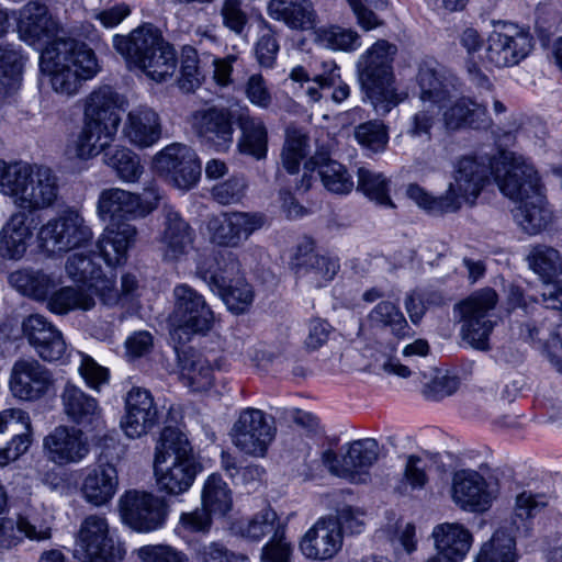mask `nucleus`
<instances>
[{
  "mask_svg": "<svg viewBox=\"0 0 562 562\" xmlns=\"http://www.w3.org/2000/svg\"><path fill=\"white\" fill-rule=\"evenodd\" d=\"M153 468L158 491L168 496L187 493L203 470L187 435L175 427H165L160 432Z\"/></svg>",
  "mask_w": 562,
  "mask_h": 562,
  "instance_id": "f257e3e1",
  "label": "nucleus"
},
{
  "mask_svg": "<svg viewBox=\"0 0 562 562\" xmlns=\"http://www.w3.org/2000/svg\"><path fill=\"white\" fill-rule=\"evenodd\" d=\"M41 69L57 94L76 95L99 70L94 53L75 38L57 37L41 54Z\"/></svg>",
  "mask_w": 562,
  "mask_h": 562,
  "instance_id": "f03ea898",
  "label": "nucleus"
},
{
  "mask_svg": "<svg viewBox=\"0 0 562 562\" xmlns=\"http://www.w3.org/2000/svg\"><path fill=\"white\" fill-rule=\"evenodd\" d=\"M0 191L20 211L30 214L53 207L59 199V178L43 165L0 160Z\"/></svg>",
  "mask_w": 562,
  "mask_h": 562,
  "instance_id": "7ed1b4c3",
  "label": "nucleus"
},
{
  "mask_svg": "<svg viewBox=\"0 0 562 562\" xmlns=\"http://www.w3.org/2000/svg\"><path fill=\"white\" fill-rule=\"evenodd\" d=\"M490 178V166L473 156H464L457 160L452 180L446 192L432 196L418 184L407 187V195L420 209L432 215L456 213L463 204L473 206Z\"/></svg>",
  "mask_w": 562,
  "mask_h": 562,
  "instance_id": "20e7f679",
  "label": "nucleus"
},
{
  "mask_svg": "<svg viewBox=\"0 0 562 562\" xmlns=\"http://www.w3.org/2000/svg\"><path fill=\"white\" fill-rule=\"evenodd\" d=\"M63 280L43 269H20L9 274V283L20 294L35 302L46 303L49 312L65 315L71 311H90L95 301L80 288L58 286Z\"/></svg>",
  "mask_w": 562,
  "mask_h": 562,
  "instance_id": "39448f33",
  "label": "nucleus"
},
{
  "mask_svg": "<svg viewBox=\"0 0 562 562\" xmlns=\"http://www.w3.org/2000/svg\"><path fill=\"white\" fill-rule=\"evenodd\" d=\"M397 54L395 44L378 40L357 61L360 85L378 114H386L401 101L394 83L393 61Z\"/></svg>",
  "mask_w": 562,
  "mask_h": 562,
  "instance_id": "423d86ee",
  "label": "nucleus"
},
{
  "mask_svg": "<svg viewBox=\"0 0 562 562\" xmlns=\"http://www.w3.org/2000/svg\"><path fill=\"white\" fill-rule=\"evenodd\" d=\"M228 435L241 454L266 458L277 436L276 419L261 409L247 407L240 411Z\"/></svg>",
  "mask_w": 562,
  "mask_h": 562,
  "instance_id": "0eeeda50",
  "label": "nucleus"
},
{
  "mask_svg": "<svg viewBox=\"0 0 562 562\" xmlns=\"http://www.w3.org/2000/svg\"><path fill=\"white\" fill-rule=\"evenodd\" d=\"M173 310L170 315L172 336L186 340L194 334H206L213 327L215 316L204 296L188 284L173 289Z\"/></svg>",
  "mask_w": 562,
  "mask_h": 562,
  "instance_id": "6e6552de",
  "label": "nucleus"
},
{
  "mask_svg": "<svg viewBox=\"0 0 562 562\" xmlns=\"http://www.w3.org/2000/svg\"><path fill=\"white\" fill-rule=\"evenodd\" d=\"M496 303V292L486 288L475 292L458 305L461 337L475 349H490L488 337L494 328L490 313Z\"/></svg>",
  "mask_w": 562,
  "mask_h": 562,
  "instance_id": "1a4fd4ad",
  "label": "nucleus"
},
{
  "mask_svg": "<svg viewBox=\"0 0 562 562\" xmlns=\"http://www.w3.org/2000/svg\"><path fill=\"white\" fill-rule=\"evenodd\" d=\"M159 199L158 188L154 182L144 188L140 194L110 188L101 191L97 211L102 220L111 222H121V218H142L157 207Z\"/></svg>",
  "mask_w": 562,
  "mask_h": 562,
  "instance_id": "9d476101",
  "label": "nucleus"
},
{
  "mask_svg": "<svg viewBox=\"0 0 562 562\" xmlns=\"http://www.w3.org/2000/svg\"><path fill=\"white\" fill-rule=\"evenodd\" d=\"M532 42L528 31L512 23L497 22L486 38L484 60L497 68L518 65L530 54Z\"/></svg>",
  "mask_w": 562,
  "mask_h": 562,
  "instance_id": "9b49d317",
  "label": "nucleus"
},
{
  "mask_svg": "<svg viewBox=\"0 0 562 562\" xmlns=\"http://www.w3.org/2000/svg\"><path fill=\"white\" fill-rule=\"evenodd\" d=\"M92 237L93 233L82 215L72 209L63 211L40 229L43 247L53 254L86 246Z\"/></svg>",
  "mask_w": 562,
  "mask_h": 562,
  "instance_id": "f8f14e48",
  "label": "nucleus"
},
{
  "mask_svg": "<svg viewBox=\"0 0 562 562\" xmlns=\"http://www.w3.org/2000/svg\"><path fill=\"white\" fill-rule=\"evenodd\" d=\"M76 543L83 554L82 562H117L122 559V550L114 544L109 521L103 515L91 514L83 518Z\"/></svg>",
  "mask_w": 562,
  "mask_h": 562,
  "instance_id": "ddd939ff",
  "label": "nucleus"
},
{
  "mask_svg": "<svg viewBox=\"0 0 562 562\" xmlns=\"http://www.w3.org/2000/svg\"><path fill=\"white\" fill-rule=\"evenodd\" d=\"M379 458V443L373 438L356 440L349 445L346 453L338 457L328 449L322 454V462L328 471L353 483H364L368 479L367 469Z\"/></svg>",
  "mask_w": 562,
  "mask_h": 562,
  "instance_id": "4468645a",
  "label": "nucleus"
},
{
  "mask_svg": "<svg viewBox=\"0 0 562 562\" xmlns=\"http://www.w3.org/2000/svg\"><path fill=\"white\" fill-rule=\"evenodd\" d=\"M495 181L501 192L515 204L541 189L533 166L513 153L504 154L495 171Z\"/></svg>",
  "mask_w": 562,
  "mask_h": 562,
  "instance_id": "2eb2a0df",
  "label": "nucleus"
},
{
  "mask_svg": "<svg viewBox=\"0 0 562 562\" xmlns=\"http://www.w3.org/2000/svg\"><path fill=\"white\" fill-rule=\"evenodd\" d=\"M233 112L225 106L211 105L198 109L190 115L195 135L217 150L226 151L234 140Z\"/></svg>",
  "mask_w": 562,
  "mask_h": 562,
  "instance_id": "dca6fc26",
  "label": "nucleus"
},
{
  "mask_svg": "<svg viewBox=\"0 0 562 562\" xmlns=\"http://www.w3.org/2000/svg\"><path fill=\"white\" fill-rule=\"evenodd\" d=\"M9 386L15 398L35 402L54 390L55 379L37 360L19 359L11 369Z\"/></svg>",
  "mask_w": 562,
  "mask_h": 562,
  "instance_id": "f3484780",
  "label": "nucleus"
},
{
  "mask_svg": "<svg viewBox=\"0 0 562 562\" xmlns=\"http://www.w3.org/2000/svg\"><path fill=\"white\" fill-rule=\"evenodd\" d=\"M123 520L137 531H151L166 518L165 502L148 492L128 491L120 498Z\"/></svg>",
  "mask_w": 562,
  "mask_h": 562,
  "instance_id": "a211bd4d",
  "label": "nucleus"
},
{
  "mask_svg": "<svg viewBox=\"0 0 562 562\" xmlns=\"http://www.w3.org/2000/svg\"><path fill=\"white\" fill-rule=\"evenodd\" d=\"M265 225L260 213L226 212L207 222L213 243L224 247H238L256 231Z\"/></svg>",
  "mask_w": 562,
  "mask_h": 562,
  "instance_id": "6ab92c4d",
  "label": "nucleus"
},
{
  "mask_svg": "<svg viewBox=\"0 0 562 562\" xmlns=\"http://www.w3.org/2000/svg\"><path fill=\"white\" fill-rule=\"evenodd\" d=\"M68 277L75 282L86 283L87 286H79L89 294L99 296L104 305H115L120 301V292L114 281L101 274V269L90 256L81 252L71 255L65 266Z\"/></svg>",
  "mask_w": 562,
  "mask_h": 562,
  "instance_id": "aec40b11",
  "label": "nucleus"
},
{
  "mask_svg": "<svg viewBox=\"0 0 562 562\" xmlns=\"http://www.w3.org/2000/svg\"><path fill=\"white\" fill-rule=\"evenodd\" d=\"M342 531L334 516L321 517L302 537L301 553L308 560L333 559L342 547Z\"/></svg>",
  "mask_w": 562,
  "mask_h": 562,
  "instance_id": "412c9836",
  "label": "nucleus"
},
{
  "mask_svg": "<svg viewBox=\"0 0 562 562\" xmlns=\"http://www.w3.org/2000/svg\"><path fill=\"white\" fill-rule=\"evenodd\" d=\"M158 423V408L151 394L144 389L133 387L125 397V413L121 428L132 439L147 435Z\"/></svg>",
  "mask_w": 562,
  "mask_h": 562,
  "instance_id": "4be33fe9",
  "label": "nucleus"
},
{
  "mask_svg": "<svg viewBox=\"0 0 562 562\" xmlns=\"http://www.w3.org/2000/svg\"><path fill=\"white\" fill-rule=\"evenodd\" d=\"M451 494L460 508L476 513L487 510L495 497L486 480L479 472L469 470L454 473Z\"/></svg>",
  "mask_w": 562,
  "mask_h": 562,
  "instance_id": "5701e85b",
  "label": "nucleus"
},
{
  "mask_svg": "<svg viewBox=\"0 0 562 562\" xmlns=\"http://www.w3.org/2000/svg\"><path fill=\"white\" fill-rule=\"evenodd\" d=\"M123 137L134 147L146 149L162 136L161 117L156 110L138 105L127 112L122 127Z\"/></svg>",
  "mask_w": 562,
  "mask_h": 562,
  "instance_id": "b1692460",
  "label": "nucleus"
},
{
  "mask_svg": "<svg viewBox=\"0 0 562 562\" xmlns=\"http://www.w3.org/2000/svg\"><path fill=\"white\" fill-rule=\"evenodd\" d=\"M436 554L426 562H460L471 549L473 537L459 522H443L434 527L431 532Z\"/></svg>",
  "mask_w": 562,
  "mask_h": 562,
  "instance_id": "393cba45",
  "label": "nucleus"
},
{
  "mask_svg": "<svg viewBox=\"0 0 562 562\" xmlns=\"http://www.w3.org/2000/svg\"><path fill=\"white\" fill-rule=\"evenodd\" d=\"M127 104V99L123 94L110 86H103L85 99L83 119L117 132L121 123L119 111H124Z\"/></svg>",
  "mask_w": 562,
  "mask_h": 562,
  "instance_id": "a878e982",
  "label": "nucleus"
},
{
  "mask_svg": "<svg viewBox=\"0 0 562 562\" xmlns=\"http://www.w3.org/2000/svg\"><path fill=\"white\" fill-rule=\"evenodd\" d=\"M416 83L423 103L441 105L451 97L452 76L438 61L425 58L417 65Z\"/></svg>",
  "mask_w": 562,
  "mask_h": 562,
  "instance_id": "bb28decb",
  "label": "nucleus"
},
{
  "mask_svg": "<svg viewBox=\"0 0 562 562\" xmlns=\"http://www.w3.org/2000/svg\"><path fill=\"white\" fill-rule=\"evenodd\" d=\"M47 458L58 465L80 462L89 452L82 432L74 427L58 426L44 438Z\"/></svg>",
  "mask_w": 562,
  "mask_h": 562,
  "instance_id": "cd10ccee",
  "label": "nucleus"
},
{
  "mask_svg": "<svg viewBox=\"0 0 562 562\" xmlns=\"http://www.w3.org/2000/svg\"><path fill=\"white\" fill-rule=\"evenodd\" d=\"M165 38L158 27L153 24H144L133 30L128 35H116L113 44L130 66L139 68L151 52L165 43Z\"/></svg>",
  "mask_w": 562,
  "mask_h": 562,
  "instance_id": "c85d7f7f",
  "label": "nucleus"
},
{
  "mask_svg": "<svg viewBox=\"0 0 562 562\" xmlns=\"http://www.w3.org/2000/svg\"><path fill=\"white\" fill-rule=\"evenodd\" d=\"M116 132L82 119V125L66 146V155L71 159L88 160L104 151L114 140Z\"/></svg>",
  "mask_w": 562,
  "mask_h": 562,
  "instance_id": "c756f323",
  "label": "nucleus"
},
{
  "mask_svg": "<svg viewBox=\"0 0 562 562\" xmlns=\"http://www.w3.org/2000/svg\"><path fill=\"white\" fill-rule=\"evenodd\" d=\"M119 488V474L114 464L99 460L86 474L81 492L91 505L100 507L110 503Z\"/></svg>",
  "mask_w": 562,
  "mask_h": 562,
  "instance_id": "7c9ffc66",
  "label": "nucleus"
},
{
  "mask_svg": "<svg viewBox=\"0 0 562 562\" xmlns=\"http://www.w3.org/2000/svg\"><path fill=\"white\" fill-rule=\"evenodd\" d=\"M137 229L128 222H111L98 239L97 247L109 266H119L127 260L134 246Z\"/></svg>",
  "mask_w": 562,
  "mask_h": 562,
  "instance_id": "2f4dec72",
  "label": "nucleus"
},
{
  "mask_svg": "<svg viewBox=\"0 0 562 562\" xmlns=\"http://www.w3.org/2000/svg\"><path fill=\"white\" fill-rule=\"evenodd\" d=\"M164 228L159 237L165 260L175 261L184 256L193 243V232L181 215L172 209H164Z\"/></svg>",
  "mask_w": 562,
  "mask_h": 562,
  "instance_id": "473e14b6",
  "label": "nucleus"
},
{
  "mask_svg": "<svg viewBox=\"0 0 562 562\" xmlns=\"http://www.w3.org/2000/svg\"><path fill=\"white\" fill-rule=\"evenodd\" d=\"M58 23L48 13L46 5L31 1L20 10L18 32L20 37L34 45L58 32Z\"/></svg>",
  "mask_w": 562,
  "mask_h": 562,
  "instance_id": "72a5a7b5",
  "label": "nucleus"
},
{
  "mask_svg": "<svg viewBox=\"0 0 562 562\" xmlns=\"http://www.w3.org/2000/svg\"><path fill=\"white\" fill-rule=\"evenodd\" d=\"M443 124L450 131H485L492 126V119L484 104L463 97L443 112Z\"/></svg>",
  "mask_w": 562,
  "mask_h": 562,
  "instance_id": "f704fd0d",
  "label": "nucleus"
},
{
  "mask_svg": "<svg viewBox=\"0 0 562 562\" xmlns=\"http://www.w3.org/2000/svg\"><path fill=\"white\" fill-rule=\"evenodd\" d=\"M267 10L270 18L292 30H312L317 23V13L310 0H270Z\"/></svg>",
  "mask_w": 562,
  "mask_h": 562,
  "instance_id": "c9c22d12",
  "label": "nucleus"
},
{
  "mask_svg": "<svg viewBox=\"0 0 562 562\" xmlns=\"http://www.w3.org/2000/svg\"><path fill=\"white\" fill-rule=\"evenodd\" d=\"M32 237L29 214L18 210L0 231V256L18 260L27 249V240Z\"/></svg>",
  "mask_w": 562,
  "mask_h": 562,
  "instance_id": "e433bc0d",
  "label": "nucleus"
},
{
  "mask_svg": "<svg viewBox=\"0 0 562 562\" xmlns=\"http://www.w3.org/2000/svg\"><path fill=\"white\" fill-rule=\"evenodd\" d=\"M196 276L215 293L236 283L238 279H245L240 274V263L233 254L220 255L210 261H203L196 269Z\"/></svg>",
  "mask_w": 562,
  "mask_h": 562,
  "instance_id": "4c0bfd02",
  "label": "nucleus"
},
{
  "mask_svg": "<svg viewBox=\"0 0 562 562\" xmlns=\"http://www.w3.org/2000/svg\"><path fill=\"white\" fill-rule=\"evenodd\" d=\"M513 214L520 228L529 235L542 232L552 220L541 189L517 203Z\"/></svg>",
  "mask_w": 562,
  "mask_h": 562,
  "instance_id": "58836bf2",
  "label": "nucleus"
},
{
  "mask_svg": "<svg viewBox=\"0 0 562 562\" xmlns=\"http://www.w3.org/2000/svg\"><path fill=\"white\" fill-rule=\"evenodd\" d=\"M60 397L64 413L77 425H91L101 416L98 401L70 382L65 385Z\"/></svg>",
  "mask_w": 562,
  "mask_h": 562,
  "instance_id": "ea45409f",
  "label": "nucleus"
},
{
  "mask_svg": "<svg viewBox=\"0 0 562 562\" xmlns=\"http://www.w3.org/2000/svg\"><path fill=\"white\" fill-rule=\"evenodd\" d=\"M310 162L318 169L324 187L337 194H345L352 190L353 181L345 166L333 160L325 147L318 148L311 157Z\"/></svg>",
  "mask_w": 562,
  "mask_h": 562,
  "instance_id": "a19ab883",
  "label": "nucleus"
},
{
  "mask_svg": "<svg viewBox=\"0 0 562 562\" xmlns=\"http://www.w3.org/2000/svg\"><path fill=\"white\" fill-rule=\"evenodd\" d=\"M238 127L240 131L237 140L238 151L257 160L265 159L268 151V131L262 120L250 115H240Z\"/></svg>",
  "mask_w": 562,
  "mask_h": 562,
  "instance_id": "79ce46f5",
  "label": "nucleus"
},
{
  "mask_svg": "<svg viewBox=\"0 0 562 562\" xmlns=\"http://www.w3.org/2000/svg\"><path fill=\"white\" fill-rule=\"evenodd\" d=\"M221 360L211 361L206 357L191 352L182 359L181 374L187 385L194 392H204L214 384V371L221 369Z\"/></svg>",
  "mask_w": 562,
  "mask_h": 562,
  "instance_id": "37998d69",
  "label": "nucleus"
},
{
  "mask_svg": "<svg viewBox=\"0 0 562 562\" xmlns=\"http://www.w3.org/2000/svg\"><path fill=\"white\" fill-rule=\"evenodd\" d=\"M295 267L297 273L307 276L316 286L331 280L338 270L336 260L314 252L308 246L304 247V252L303 247H299Z\"/></svg>",
  "mask_w": 562,
  "mask_h": 562,
  "instance_id": "c03bdc74",
  "label": "nucleus"
},
{
  "mask_svg": "<svg viewBox=\"0 0 562 562\" xmlns=\"http://www.w3.org/2000/svg\"><path fill=\"white\" fill-rule=\"evenodd\" d=\"M232 528L241 538L254 542H259L269 535L274 536L283 529L278 514L270 506L248 519L235 522Z\"/></svg>",
  "mask_w": 562,
  "mask_h": 562,
  "instance_id": "a18cd8bd",
  "label": "nucleus"
},
{
  "mask_svg": "<svg viewBox=\"0 0 562 562\" xmlns=\"http://www.w3.org/2000/svg\"><path fill=\"white\" fill-rule=\"evenodd\" d=\"M548 313L541 310L537 318L520 324L521 338L536 340L543 344L552 351H562V326L549 322Z\"/></svg>",
  "mask_w": 562,
  "mask_h": 562,
  "instance_id": "49530a36",
  "label": "nucleus"
},
{
  "mask_svg": "<svg viewBox=\"0 0 562 562\" xmlns=\"http://www.w3.org/2000/svg\"><path fill=\"white\" fill-rule=\"evenodd\" d=\"M104 162L123 182L135 183L144 172L140 158L132 149L115 146L104 154Z\"/></svg>",
  "mask_w": 562,
  "mask_h": 562,
  "instance_id": "de8ad7c7",
  "label": "nucleus"
},
{
  "mask_svg": "<svg viewBox=\"0 0 562 562\" xmlns=\"http://www.w3.org/2000/svg\"><path fill=\"white\" fill-rule=\"evenodd\" d=\"M529 268L542 281H557L562 277V252L548 245H536L527 256Z\"/></svg>",
  "mask_w": 562,
  "mask_h": 562,
  "instance_id": "09e8293b",
  "label": "nucleus"
},
{
  "mask_svg": "<svg viewBox=\"0 0 562 562\" xmlns=\"http://www.w3.org/2000/svg\"><path fill=\"white\" fill-rule=\"evenodd\" d=\"M202 505L214 515L225 516L233 507L232 491L217 473L209 475L201 493Z\"/></svg>",
  "mask_w": 562,
  "mask_h": 562,
  "instance_id": "8fccbe9b",
  "label": "nucleus"
},
{
  "mask_svg": "<svg viewBox=\"0 0 562 562\" xmlns=\"http://www.w3.org/2000/svg\"><path fill=\"white\" fill-rule=\"evenodd\" d=\"M308 151L307 133L295 125H289L285 130V140L281 151V161L289 173H297L301 161Z\"/></svg>",
  "mask_w": 562,
  "mask_h": 562,
  "instance_id": "3c124183",
  "label": "nucleus"
},
{
  "mask_svg": "<svg viewBox=\"0 0 562 562\" xmlns=\"http://www.w3.org/2000/svg\"><path fill=\"white\" fill-rule=\"evenodd\" d=\"M147 77L156 82H162L171 78L177 69V55L171 44L167 41L150 53L146 61L139 67Z\"/></svg>",
  "mask_w": 562,
  "mask_h": 562,
  "instance_id": "603ef678",
  "label": "nucleus"
},
{
  "mask_svg": "<svg viewBox=\"0 0 562 562\" xmlns=\"http://www.w3.org/2000/svg\"><path fill=\"white\" fill-rule=\"evenodd\" d=\"M315 42L328 49L355 52L361 46V37L352 29L340 25H328L316 30Z\"/></svg>",
  "mask_w": 562,
  "mask_h": 562,
  "instance_id": "864d4df0",
  "label": "nucleus"
},
{
  "mask_svg": "<svg viewBox=\"0 0 562 562\" xmlns=\"http://www.w3.org/2000/svg\"><path fill=\"white\" fill-rule=\"evenodd\" d=\"M368 321L372 327L390 328L392 334L397 338L409 335V326L398 310V307L390 302H380L369 314Z\"/></svg>",
  "mask_w": 562,
  "mask_h": 562,
  "instance_id": "5fc2aeb1",
  "label": "nucleus"
},
{
  "mask_svg": "<svg viewBox=\"0 0 562 562\" xmlns=\"http://www.w3.org/2000/svg\"><path fill=\"white\" fill-rule=\"evenodd\" d=\"M515 544L510 533L498 529L482 546L475 562H516Z\"/></svg>",
  "mask_w": 562,
  "mask_h": 562,
  "instance_id": "6e6d98bb",
  "label": "nucleus"
},
{
  "mask_svg": "<svg viewBox=\"0 0 562 562\" xmlns=\"http://www.w3.org/2000/svg\"><path fill=\"white\" fill-rule=\"evenodd\" d=\"M22 80V59L19 53L5 50L0 55V99L18 92Z\"/></svg>",
  "mask_w": 562,
  "mask_h": 562,
  "instance_id": "4d7b16f0",
  "label": "nucleus"
},
{
  "mask_svg": "<svg viewBox=\"0 0 562 562\" xmlns=\"http://www.w3.org/2000/svg\"><path fill=\"white\" fill-rule=\"evenodd\" d=\"M357 189L381 205L394 206L389 195V180L380 172L359 168Z\"/></svg>",
  "mask_w": 562,
  "mask_h": 562,
  "instance_id": "13d9d810",
  "label": "nucleus"
},
{
  "mask_svg": "<svg viewBox=\"0 0 562 562\" xmlns=\"http://www.w3.org/2000/svg\"><path fill=\"white\" fill-rule=\"evenodd\" d=\"M355 137L364 148L378 153L385 149L389 142L386 127L380 121H369L355 130Z\"/></svg>",
  "mask_w": 562,
  "mask_h": 562,
  "instance_id": "bf43d9fd",
  "label": "nucleus"
},
{
  "mask_svg": "<svg viewBox=\"0 0 562 562\" xmlns=\"http://www.w3.org/2000/svg\"><path fill=\"white\" fill-rule=\"evenodd\" d=\"M248 188L244 176L234 175L225 181L215 184L211 190L212 198L222 205L238 203L243 200Z\"/></svg>",
  "mask_w": 562,
  "mask_h": 562,
  "instance_id": "052dcab7",
  "label": "nucleus"
},
{
  "mask_svg": "<svg viewBox=\"0 0 562 562\" xmlns=\"http://www.w3.org/2000/svg\"><path fill=\"white\" fill-rule=\"evenodd\" d=\"M227 307L236 313H244L254 301V291L245 279H238L236 283L231 284L217 293Z\"/></svg>",
  "mask_w": 562,
  "mask_h": 562,
  "instance_id": "680f3d73",
  "label": "nucleus"
},
{
  "mask_svg": "<svg viewBox=\"0 0 562 562\" xmlns=\"http://www.w3.org/2000/svg\"><path fill=\"white\" fill-rule=\"evenodd\" d=\"M180 158H182V166L170 176L179 189L188 190L200 179L201 165L194 150H183Z\"/></svg>",
  "mask_w": 562,
  "mask_h": 562,
  "instance_id": "e2e57ef3",
  "label": "nucleus"
},
{
  "mask_svg": "<svg viewBox=\"0 0 562 562\" xmlns=\"http://www.w3.org/2000/svg\"><path fill=\"white\" fill-rule=\"evenodd\" d=\"M195 562H249L244 554L231 552L220 542L200 543L194 549Z\"/></svg>",
  "mask_w": 562,
  "mask_h": 562,
  "instance_id": "0e129e2a",
  "label": "nucleus"
},
{
  "mask_svg": "<svg viewBox=\"0 0 562 562\" xmlns=\"http://www.w3.org/2000/svg\"><path fill=\"white\" fill-rule=\"evenodd\" d=\"M31 347L34 348L36 355L47 362H55L63 360L67 355V344L63 333L53 330L52 335L44 336L40 341L34 342Z\"/></svg>",
  "mask_w": 562,
  "mask_h": 562,
  "instance_id": "69168bd1",
  "label": "nucleus"
},
{
  "mask_svg": "<svg viewBox=\"0 0 562 562\" xmlns=\"http://www.w3.org/2000/svg\"><path fill=\"white\" fill-rule=\"evenodd\" d=\"M220 13L223 25L235 34H241L249 21L244 0H223Z\"/></svg>",
  "mask_w": 562,
  "mask_h": 562,
  "instance_id": "338daca9",
  "label": "nucleus"
},
{
  "mask_svg": "<svg viewBox=\"0 0 562 562\" xmlns=\"http://www.w3.org/2000/svg\"><path fill=\"white\" fill-rule=\"evenodd\" d=\"M291 555L292 546L282 529L262 547L260 558L262 562H290Z\"/></svg>",
  "mask_w": 562,
  "mask_h": 562,
  "instance_id": "774afa93",
  "label": "nucleus"
}]
</instances>
